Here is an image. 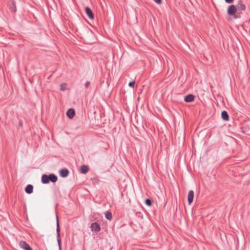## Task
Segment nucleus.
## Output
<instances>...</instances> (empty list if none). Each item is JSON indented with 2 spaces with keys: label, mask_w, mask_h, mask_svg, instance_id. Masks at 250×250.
Listing matches in <instances>:
<instances>
[{
  "label": "nucleus",
  "mask_w": 250,
  "mask_h": 250,
  "mask_svg": "<svg viewBox=\"0 0 250 250\" xmlns=\"http://www.w3.org/2000/svg\"><path fill=\"white\" fill-rule=\"evenodd\" d=\"M75 114V110L73 108L69 109L67 112L66 115L69 119H72Z\"/></svg>",
  "instance_id": "obj_5"
},
{
  "label": "nucleus",
  "mask_w": 250,
  "mask_h": 250,
  "mask_svg": "<svg viewBox=\"0 0 250 250\" xmlns=\"http://www.w3.org/2000/svg\"><path fill=\"white\" fill-rule=\"evenodd\" d=\"M90 83L89 81H87L85 83V87L87 88L89 86Z\"/></svg>",
  "instance_id": "obj_20"
},
{
  "label": "nucleus",
  "mask_w": 250,
  "mask_h": 250,
  "mask_svg": "<svg viewBox=\"0 0 250 250\" xmlns=\"http://www.w3.org/2000/svg\"><path fill=\"white\" fill-rule=\"evenodd\" d=\"M236 6L237 8V10H245L246 9V6L245 4H244L242 3V1L241 0L239 1Z\"/></svg>",
  "instance_id": "obj_10"
},
{
  "label": "nucleus",
  "mask_w": 250,
  "mask_h": 250,
  "mask_svg": "<svg viewBox=\"0 0 250 250\" xmlns=\"http://www.w3.org/2000/svg\"><path fill=\"white\" fill-rule=\"evenodd\" d=\"M234 0H225V1L228 3H230L233 2Z\"/></svg>",
  "instance_id": "obj_24"
},
{
  "label": "nucleus",
  "mask_w": 250,
  "mask_h": 250,
  "mask_svg": "<svg viewBox=\"0 0 250 250\" xmlns=\"http://www.w3.org/2000/svg\"><path fill=\"white\" fill-rule=\"evenodd\" d=\"M194 197V192L193 190H190L188 193V201L189 204H190L193 199Z\"/></svg>",
  "instance_id": "obj_9"
},
{
  "label": "nucleus",
  "mask_w": 250,
  "mask_h": 250,
  "mask_svg": "<svg viewBox=\"0 0 250 250\" xmlns=\"http://www.w3.org/2000/svg\"><path fill=\"white\" fill-rule=\"evenodd\" d=\"M154 1L157 4H161L162 0H154Z\"/></svg>",
  "instance_id": "obj_23"
},
{
  "label": "nucleus",
  "mask_w": 250,
  "mask_h": 250,
  "mask_svg": "<svg viewBox=\"0 0 250 250\" xmlns=\"http://www.w3.org/2000/svg\"><path fill=\"white\" fill-rule=\"evenodd\" d=\"M134 85H135V82L134 81L130 82L128 83V86L130 87L133 88L134 87Z\"/></svg>",
  "instance_id": "obj_19"
},
{
  "label": "nucleus",
  "mask_w": 250,
  "mask_h": 250,
  "mask_svg": "<svg viewBox=\"0 0 250 250\" xmlns=\"http://www.w3.org/2000/svg\"><path fill=\"white\" fill-rule=\"evenodd\" d=\"M67 84L65 83H62L60 85V89L62 91H64L66 89Z\"/></svg>",
  "instance_id": "obj_17"
},
{
  "label": "nucleus",
  "mask_w": 250,
  "mask_h": 250,
  "mask_svg": "<svg viewBox=\"0 0 250 250\" xmlns=\"http://www.w3.org/2000/svg\"><path fill=\"white\" fill-rule=\"evenodd\" d=\"M236 6L234 5H229L227 9V13L230 16H234L237 11Z\"/></svg>",
  "instance_id": "obj_1"
},
{
  "label": "nucleus",
  "mask_w": 250,
  "mask_h": 250,
  "mask_svg": "<svg viewBox=\"0 0 250 250\" xmlns=\"http://www.w3.org/2000/svg\"><path fill=\"white\" fill-rule=\"evenodd\" d=\"M48 176L49 182H51L52 183H55L58 180L57 176H56L54 174H51Z\"/></svg>",
  "instance_id": "obj_13"
},
{
  "label": "nucleus",
  "mask_w": 250,
  "mask_h": 250,
  "mask_svg": "<svg viewBox=\"0 0 250 250\" xmlns=\"http://www.w3.org/2000/svg\"><path fill=\"white\" fill-rule=\"evenodd\" d=\"M19 125H20V126H22V122H19Z\"/></svg>",
  "instance_id": "obj_25"
},
{
  "label": "nucleus",
  "mask_w": 250,
  "mask_h": 250,
  "mask_svg": "<svg viewBox=\"0 0 250 250\" xmlns=\"http://www.w3.org/2000/svg\"><path fill=\"white\" fill-rule=\"evenodd\" d=\"M136 214L138 217L143 218V214L142 213L138 212Z\"/></svg>",
  "instance_id": "obj_21"
},
{
  "label": "nucleus",
  "mask_w": 250,
  "mask_h": 250,
  "mask_svg": "<svg viewBox=\"0 0 250 250\" xmlns=\"http://www.w3.org/2000/svg\"><path fill=\"white\" fill-rule=\"evenodd\" d=\"M69 171L66 168L62 169L60 170V174L62 177L64 178L68 176Z\"/></svg>",
  "instance_id": "obj_8"
},
{
  "label": "nucleus",
  "mask_w": 250,
  "mask_h": 250,
  "mask_svg": "<svg viewBox=\"0 0 250 250\" xmlns=\"http://www.w3.org/2000/svg\"><path fill=\"white\" fill-rule=\"evenodd\" d=\"M105 216L106 219H111L112 215L111 212L107 211L105 213Z\"/></svg>",
  "instance_id": "obj_16"
},
{
  "label": "nucleus",
  "mask_w": 250,
  "mask_h": 250,
  "mask_svg": "<svg viewBox=\"0 0 250 250\" xmlns=\"http://www.w3.org/2000/svg\"><path fill=\"white\" fill-rule=\"evenodd\" d=\"M85 11L89 19H93L94 18V15L93 14V12L89 7H85Z\"/></svg>",
  "instance_id": "obj_6"
},
{
  "label": "nucleus",
  "mask_w": 250,
  "mask_h": 250,
  "mask_svg": "<svg viewBox=\"0 0 250 250\" xmlns=\"http://www.w3.org/2000/svg\"><path fill=\"white\" fill-rule=\"evenodd\" d=\"M56 219H58V215L57 214H56Z\"/></svg>",
  "instance_id": "obj_26"
},
{
  "label": "nucleus",
  "mask_w": 250,
  "mask_h": 250,
  "mask_svg": "<svg viewBox=\"0 0 250 250\" xmlns=\"http://www.w3.org/2000/svg\"><path fill=\"white\" fill-rule=\"evenodd\" d=\"M221 117L225 121H228L229 120V116L227 112L224 110L221 113Z\"/></svg>",
  "instance_id": "obj_12"
},
{
  "label": "nucleus",
  "mask_w": 250,
  "mask_h": 250,
  "mask_svg": "<svg viewBox=\"0 0 250 250\" xmlns=\"http://www.w3.org/2000/svg\"><path fill=\"white\" fill-rule=\"evenodd\" d=\"M20 246L24 250H32L29 245L25 241H21L20 243Z\"/></svg>",
  "instance_id": "obj_4"
},
{
  "label": "nucleus",
  "mask_w": 250,
  "mask_h": 250,
  "mask_svg": "<svg viewBox=\"0 0 250 250\" xmlns=\"http://www.w3.org/2000/svg\"><path fill=\"white\" fill-rule=\"evenodd\" d=\"M33 186L31 185H28L25 188V191L28 194H31L33 192Z\"/></svg>",
  "instance_id": "obj_14"
},
{
  "label": "nucleus",
  "mask_w": 250,
  "mask_h": 250,
  "mask_svg": "<svg viewBox=\"0 0 250 250\" xmlns=\"http://www.w3.org/2000/svg\"><path fill=\"white\" fill-rule=\"evenodd\" d=\"M81 172L83 174L86 173L88 171V167L86 165H83L80 167Z\"/></svg>",
  "instance_id": "obj_15"
},
{
  "label": "nucleus",
  "mask_w": 250,
  "mask_h": 250,
  "mask_svg": "<svg viewBox=\"0 0 250 250\" xmlns=\"http://www.w3.org/2000/svg\"><path fill=\"white\" fill-rule=\"evenodd\" d=\"M13 11L14 12L16 11V4L15 2H13Z\"/></svg>",
  "instance_id": "obj_22"
},
{
  "label": "nucleus",
  "mask_w": 250,
  "mask_h": 250,
  "mask_svg": "<svg viewBox=\"0 0 250 250\" xmlns=\"http://www.w3.org/2000/svg\"><path fill=\"white\" fill-rule=\"evenodd\" d=\"M57 242L58 243V245L60 249H61V240L60 238V227H59V220H57Z\"/></svg>",
  "instance_id": "obj_2"
},
{
  "label": "nucleus",
  "mask_w": 250,
  "mask_h": 250,
  "mask_svg": "<svg viewBox=\"0 0 250 250\" xmlns=\"http://www.w3.org/2000/svg\"><path fill=\"white\" fill-rule=\"evenodd\" d=\"M91 230L93 232H99L101 230V227L97 223H93L90 226Z\"/></svg>",
  "instance_id": "obj_3"
},
{
  "label": "nucleus",
  "mask_w": 250,
  "mask_h": 250,
  "mask_svg": "<svg viewBox=\"0 0 250 250\" xmlns=\"http://www.w3.org/2000/svg\"><path fill=\"white\" fill-rule=\"evenodd\" d=\"M145 204L148 206H150L152 205L151 200H150L149 199H146L145 200Z\"/></svg>",
  "instance_id": "obj_18"
},
{
  "label": "nucleus",
  "mask_w": 250,
  "mask_h": 250,
  "mask_svg": "<svg viewBox=\"0 0 250 250\" xmlns=\"http://www.w3.org/2000/svg\"><path fill=\"white\" fill-rule=\"evenodd\" d=\"M42 182L44 184H46L49 183L48 176L44 174L42 176Z\"/></svg>",
  "instance_id": "obj_11"
},
{
  "label": "nucleus",
  "mask_w": 250,
  "mask_h": 250,
  "mask_svg": "<svg viewBox=\"0 0 250 250\" xmlns=\"http://www.w3.org/2000/svg\"><path fill=\"white\" fill-rule=\"evenodd\" d=\"M194 100V96L191 94H188L185 97L184 100L186 102H191Z\"/></svg>",
  "instance_id": "obj_7"
}]
</instances>
